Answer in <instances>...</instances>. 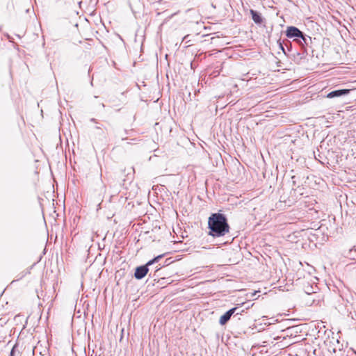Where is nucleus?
Masks as SVG:
<instances>
[{
    "label": "nucleus",
    "mask_w": 356,
    "mask_h": 356,
    "mask_svg": "<svg viewBox=\"0 0 356 356\" xmlns=\"http://www.w3.org/2000/svg\"><path fill=\"white\" fill-rule=\"evenodd\" d=\"M123 181H124V180H122L121 177L116 174L111 176L108 180V186L113 193L117 194L120 193L121 189L124 188Z\"/></svg>",
    "instance_id": "2"
},
{
    "label": "nucleus",
    "mask_w": 356,
    "mask_h": 356,
    "mask_svg": "<svg viewBox=\"0 0 356 356\" xmlns=\"http://www.w3.org/2000/svg\"><path fill=\"white\" fill-rule=\"evenodd\" d=\"M280 47L282 49V51H284V47H283L282 43H280Z\"/></svg>",
    "instance_id": "16"
},
{
    "label": "nucleus",
    "mask_w": 356,
    "mask_h": 356,
    "mask_svg": "<svg viewBox=\"0 0 356 356\" xmlns=\"http://www.w3.org/2000/svg\"><path fill=\"white\" fill-rule=\"evenodd\" d=\"M164 256V254H160V255H158L156 257H155L154 258V261H156V262H158L161 258H163Z\"/></svg>",
    "instance_id": "13"
},
{
    "label": "nucleus",
    "mask_w": 356,
    "mask_h": 356,
    "mask_svg": "<svg viewBox=\"0 0 356 356\" xmlns=\"http://www.w3.org/2000/svg\"><path fill=\"white\" fill-rule=\"evenodd\" d=\"M350 90L349 89H339L331 91L327 95V97L330 99L339 97L349 94Z\"/></svg>",
    "instance_id": "6"
},
{
    "label": "nucleus",
    "mask_w": 356,
    "mask_h": 356,
    "mask_svg": "<svg viewBox=\"0 0 356 356\" xmlns=\"http://www.w3.org/2000/svg\"><path fill=\"white\" fill-rule=\"evenodd\" d=\"M19 355L20 353L17 350V345H15L10 353V356H19Z\"/></svg>",
    "instance_id": "9"
},
{
    "label": "nucleus",
    "mask_w": 356,
    "mask_h": 356,
    "mask_svg": "<svg viewBox=\"0 0 356 356\" xmlns=\"http://www.w3.org/2000/svg\"><path fill=\"white\" fill-rule=\"evenodd\" d=\"M90 120V122H95L97 124H99V123L97 121V120L95 118H91Z\"/></svg>",
    "instance_id": "15"
},
{
    "label": "nucleus",
    "mask_w": 356,
    "mask_h": 356,
    "mask_svg": "<svg viewBox=\"0 0 356 356\" xmlns=\"http://www.w3.org/2000/svg\"><path fill=\"white\" fill-rule=\"evenodd\" d=\"M227 218L224 213H213L208 218V234L214 238L224 236L229 232Z\"/></svg>",
    "instance_id": "1"
},
{
    "label": "nucleus",
    "mask_w": 356,
    "mask_h": 356,
    "mask_svg": "<svg viewBox=\"0 0 356 356\" xmlns=\"http://www.w3.org/2000/svg\"><path fill=\"white\" fill-rule=\"evenodd\" d=\"M131 131L132 130L124 129L123 133H119L118 136L121 138L122 140H124L127 139L126 135L129 134Z\"/></svg>",
    "instance_id": "10"
},
{
    "label": "nucleus",
    "mask_w": 356,
    "mask_h": 356,
    "mask_svg": "<svg viewBox=\"0 0 356 356\" xmlns=\"http://www.w3.org/2000/svg\"><path fill=\"white\" fill-rule=\"evenodd\" d=\"M296 42L298 43L301 47H304L305 46H309L310 44H312V40L310 36L306 35L305 33L302 32V35L297 38V40Z\"/></svg>",
    "instance_id": "7"
},
{
    "label": "nucleus",
    "mask_w": 356,
    "mask_h": 356,
    "mask_svg": "<svg viewBox=\"0 0 356 356\" xmlns=\"http://www.w3.org/2000/svg\"><path fill=\"white\" fill-rule=\"evenodd\" d=\"M102 188L104 190V192H105L106 191V186L104 185L102 186Z\"/></svg>",
    "instance_id": "17"
},
{
    "label": "nucleus",
    "mask_w": 356,
    "mask_h": 356,
    "mask_svg": "<svg viewBox=\"0 0 356 356\" xmlns=\"http://www.w3.org/2000/svg\"><path fill=\"white\" fill-rule=\"evenodd\" d=\"M243 312V309H240V307H238V309L235 312V314L233 315L234 317L236 316L238 314H241V313Z\"/></svg>",
    "instance_id": "14"
},
{
    "label": "nucleus",
    "mask_w": 356,
    "mask_h": 356,
    "mask_svg": "<svg viewBox=\"0 0 356 356\" xmlns=\"http://www.w3.org/2000/svg\"><path fill=\"white\" fill-rule=\"evenodd\" d=\"M154 263H156V261H154V259H152L149 260V261H147L146 263V264H145L144 266H147L149 268V266L154 264Z\"/></svg>",
    "instance_id": "12"
},
{
    "label": "nucleus",
    "mask_w": 356,
    "mask_h": 356,
    "mask_svg": "<svg viewBox=\"0 0 356 356\" xmlns=\"http://www.w3.org/2000/svg\"><path fill=\"white\" fill-rule=\"evenodd\" d=\"M250 13L252 16V20L254 21V22L256 24L260 25L264 22V19L259 12L254 10L253 9H251L250 10Z\"/></svg>",
    "instance_id": "8"
},
{
    "label": "nucleus",
    "mask_w": 356,
    "mask_h": 356,
    "mask_svg": "<svg viewBox=\"0 0 356 356\" xmlns=\"http://www.w3.org/2000/svg\"><path fill=\"white\" fill-rule=\"evenodd\" d=\"M102 124L99 123V124H97L95 127V129L97 130V134L99 136H104V131L102 128Z\"/></svg>",
    "instance_id": "11"
},
{
    "label": "nucleus",
    "mask_w": 356,
    "mask_h": 356,
    "mask_svg": "<svg viewBox=\"0 0 356 356\" xmlns=\"http://www.w3.org/2000/svg\"><path fill=\"white\" fill-rule=\"evenodd\" d=\"M309 291H310V289H308V291H307L306 293H310V292H309Z\"/></svg>",
    "instance_id": "19"
},
{
    "label": "nucleus",
    "mask_w": 356,
    "mask_h": 356,
    "mask_svg": "<svg viewBox=\"0 0 356 356\" xmlns=\"http://www.w3.org/2000/svg\"><path fill=\"white\" fill-rule=\"evenodd\" d=\"M238 309V307H233L228 311H227L224 314H222L219 320V323L221 325H225L231 318V317L235 314V312Z\"/></svg>",
    "instance_id": "4"
},
{
    "label": "nucleus",
    "mask_w": 356,
    "mask_h": 356,
    "mask_svg": "<svg viewBox=\"0 0 356 356\" xmlns=\"http://www.w3.org/2000/svg\"><path fill=\"white\" fill-rule=\"evenodd\" d=\"M309 291H310V289H308V291H307L306 293H310V292H309Z\"/></svg>",
    "instance_id": "18"
},
{
    "label": "nucleus",
    "mask_w": 356,
    "mask_h": 356,
    "mask_svg": "<svg viewBox=\"0 0 356 356\" xmlns=\"http://www.w3.org/2000/svg\"><path fill=\"white\" fill-rule=\"evenodd\" d=\"M149 272V268L147 266H137L134 272V277L136 280H142Z\"/></svg>",
    "instance_id": "5"
},
{
    "label": "nucleus",
    "mask_w": 356,
    "mask_h": 356,
    "mask_svg": "<svg viewBox=\"0 0 356 356\" xmlns=\"http://www.w3.org/2000/svg\"><path fill=\"white\" fill-rule=\"evenodd\" d=\"M286 35L289 38H293V41H296L297 38L302 35V31L296 26H288L286 31Z\"/></svg>",
    "instance_id": "3"
}]
</instances>
